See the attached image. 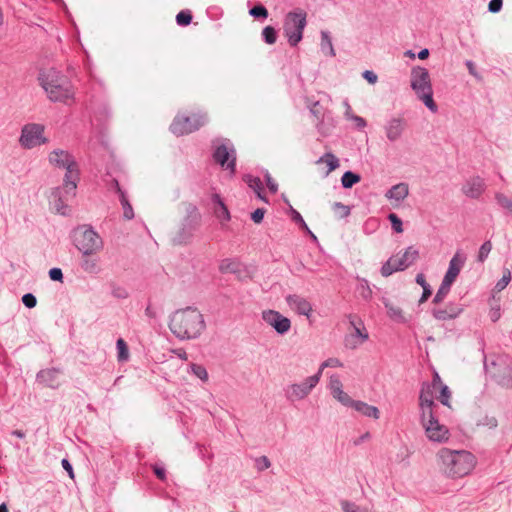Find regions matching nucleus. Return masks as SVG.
<instances>
[{
  "label": "nucleus",
  "instance_id": "obj_14",
  "mask_svg": "<svg viewBox=\"0 0 512 512\" xmlns=\"http://www.w3.org/2000/svg\"><path fill=\"white\" fill-rule=\"evenodd\" d=\"M407 128V122L402 117H393L384 125L385 136L389 142L399 141Z\"/></svg>",
  "mask_w": 512,
  "mask_h": 512
},
{
  "label": "nucleus",
  "instance_id": "obj_10",
  "mask_svg": "<svg viewBox=\"0 0 512 512\" xmlns=\"http://www.w3.org/2000/svg\"><path fill=\"white\" fill-rule=\"evenodd\" d=\"M207 122L206 114H193L186 116L179 114L175 117L171 124V130L175 135L189 134L195 130H198Z\"/></svg>",
  "mask_w": 512,
  "mask_h": 512
},
{
  "label": "nucleus",
  "instance_id": "obj_30",
  "mask_svg": "<svg viewBox=\"0 0 512 512\" xmlns=\"http://www.w3.org/2000/svg\"><path fill=\"white\" fill-rule=\"evenodd\" d=\"M361 177L351 171H347L341 178V183L344 188H351L353 185L359 183Z\"/></svg>",
  "mask_w": 512,
  "mask_h": 512
},
{
  "label": "nucleus",
  "instance_id": "obj_44",
  "mask_svg": "<svg viewBox=\"0 0 512 512\" xmlns=\"http://www.w3.org/2000/svg\"><path fill=\"white\" fill-rule=\"evenodd\" d=\"M491 250H492L491 241L484 242L478 252V257H477L478 261L484 262L486 260V258L488 257L489 253L491 252Z\"/></svg>",
  "mask_w": 512,
  "mask_h": 512
},
{
  "label": "nucleus",
  "instance_id": "obj_34",
  "mask_svg": "<svg viewBox=\"0 0 512 512\" xmlns=\"http://www.w3.org/2000/svg\"><path fill=\"white\" fill-rule=\"evenodd\" d=\"M331 394L334 399H336L344 406H350L351 403L354 401L346 392H344L343 388L336 390Z\"/></svg>",
  "mask_w": 512,
  "mask_h": 512
},
{
  "label": "nucleus",
  "instance_id": "obj_23",
  "mask_svg": "<svg viewBox=\"0 0 512 512\" xmlns=\"http://www.w3.org/2000/svg\"><path fill=\"white\" fill-rule=\"evenodd\" d=\"M463 311L462 307L455 304H448L445 308L435 309L433 316L440 321L451 320L458 317Z\"/></svg>",
  "mask_w": 512,
  "mask_h": 512
},
{
  "label": "nucleus",
  "instance_id": "obj_38",
  "mask_svg": "<svg viewBox=\"0 0 512 512\" xmlns=\"http://www.w3.org/2000/svg\"><path fill=\"white\" fill-rule=\"evenodd\" d=\"M263 38L267 44H274L277 40L276 30L272 26H266L262 31Z\"/></svg>",
  "mask_w": 512,
  "mask_h": 512
},
{
  "label": "nucleus",
  "instance_id": "obj_25",
  "mask_svg": "<svg viewBox=\"0 0 512 512\" xmlns=\"http://www.w3.org/2000/svg\"><path fill=\"white\" fill-rule=\"evenodd\" d=\"M316 164L325 166V169L323 171V174L325 176H328L331 172L336 170L340 165L339 159L331 152H327L323 156H321L316 161Z\"/></svg>",
  "mask_w": 512,
  "mask_h": 512
},
{
  "label": "nucleus",
  "instance_id": "obj_63",
  "mask_svg": "<svg viewBox=\"0 0 512 512\" xmlns=\"http://www.w3.org/2000/svg\"><path fill=\"white\" fill-rule=\"evenodd\" d=\"M352 119L356 123V126L359 128H364L366 126V121L364 118L360 116H353Z\"/></svg>",
  "mask_w": 512,
  "mask_h": 512
},
{
  "label": "nucleus",
  "instance_id": "obj_5",
  "mask_svg": "<svg viewBox=\"0 0 512 512\" xmlns=\"http://www.w3.org/2000/svg\"><path fill=\"white\" fill-rule=\"evenodd\" d=\"M411 87L418 98L423 101L429 110L432 112L437 111V105L433 100V90L430 75L426 68L417 66L412 69Z\"/></svg>",
  "mask_w": 512,
  "mask_h": 512
},
{
  "label": "nucleus",
  "instance_id": "obj_31",
  "mask_svg": "<svg viewBox=\"0 0 512 512\" xmlns=\"http://www.w3.org/2000/svg\"><path fill=\"white\" fill-rule=\"evenodd\" d=\"M321 49L324 53L329 54L330 56H335L331 38L326 31L321 32Z\"/></svg>",
  "mask_w": 512,
  "mask_h": 512
},
{
  "label": "nucleus",
  "instance_id": "obj_39",
  "mask_svg": "<svg viewBox=\"0 0 512 512\" xmlns=\"http://www.w3.org/2000/svg\"><path fill=\"white\" fill-rule=\"evenodd\" d=\"M450 287L451 285L442 281L434 299H433V302L434 303H440L443 301V299L446 297V295L449 293L450 291Z\"/></svg>",
  "mask_w": 512,
  "mask_h": 512
},
{
  "label": "nucleus",
  "instance_id": "obj_53",
  "mask_svg": "<svg viewBox=\"0 0 512 512\" xmlns=\"http://www.w3.org/2000/svg\"><path fill=\"white\" fill-rule=\"evenodd\" d=\"M502 4H503L502 0H491L489 2V6H488L489 11L492 13L499 12L502 8Z\"/></svg>",
  "mask_w": 512,
  "mask_h": 512
},
{
  "label": "nucleus",
  "instance_id": "obj_26",
  "mask_svg": "<svg viewBox=\"0 0 512 512\" xmlns=\"http://www.w3.org/2000/svg\"><path fill=\"white\" fill-rule=\"evenodd\" d=\"M434 387H436V392H439V396L437 397L439 401L443 405L450 407L451 392L449 388L443 384L438 374L434 376Z\"/></svg>",
  "mask_w": 512,
  "mask_h": 512
},
{
  "label": "nucleus",
  "instance_id": "obj_36",
  "mask_svg": "<svg viewBox=\"0 0 512 512\" xmlns=\"http://www.w3.org/2000/svg\"><path fill=\"white\" fill-rule=\"evenodd\" d=\"M246 182H247L248 186L251 189H253V191L257 194V196L259 198L263 199V196H262L263 186H262L261 180L256 177H248Z\"/></svg>",
  "mask_w": 512,
  "mask_h": 512
},
{
  "label": "nucleus",
  "instance_id": "obj_9",
  "mask_svg": "<svg viewBox=\"0 0 512 512\" xmlns=\"http://www.w3.org/2000/svg\"><path fill=\"white\" fill-rule=\"evenodd\" d=\"M420 421L425 435L430 441L442 443L449 439L448 428L439 422L434 412L420 415Z\"/></svg>",
  "mask_w": 512,
  "mask_h": 512
},
{
  "label": "nucleus",
  "instance_id": "obj_7",
  "mask_svg": "<svg viewBox=\"0 0 512 512\" xmlns=\"http://www.w3.org/2000/svg\"><path fill=\"white\" fill-rule=\"evenodd\" d=\"M419 257V252L414 247H408L404 252L391 256L381 268L383 277H388L396 271H402L412 265Z\"/></svg>",
  "mask_w": 512,
  "mask_h": 512
},
{
  "label": "nucleus",
  "instance_id": "obj_40",
  "mask_svg": "<svg viewBox=\"0 0 512 512\" xmlns=\"http://www.w3.org/2000/svg\"><path fill=\"white\" fill-rule=\"evenodd\" d=\"M510 281L511 271L509 269H504L502 278L495 285V290L498 292L502 291L507 287Z\"/></svg>",
  "mask_w": 512,
  "mask_h": 512
},
{
  "label": "nucleus",
  "instance_id": "obj_16",
  "mask_svg": "<svg viewBox=\"0 0 512 512\" xmlns=\"http://www.w3.org/2000/svg\"><path fill=\"white\" fill-rule=\"evenodd\" d=\"M319 382V375H313L308 377L304 382L299 384H293L289 387L288 396L292 400H300L305 398L310 391Z\"/></svg>",
  "mask_w": 512,
  "mask_h": 512
},
{
  "label": "nucleus",
  "instance_id": "obj_19",
  "mask_svg": "<svg viewBox=\"0 0 512 512\" xmlns=\"http://www.w3.org/2000/svg\"><path fill=\"white\" fill-rule=\"evenodd\" d=\"M486 184L483 178L474 176L468 179L462 186V193L471 199H478L485 192Z\"/></svg>",
  "mask_w": 512,
  "mask_h": 512
},
{
  "label": "nucleus",
  "instance_id": "obj_50",
  "mask_svg": "<svg viewBox=\"0 0 512 512\" xmlns=\"http://www.w3.org/2000/svg\"><path fill=\"white\" fill-rule=\"evenodd\" d=\"M343 388V384L338 375H332L329 381L330 392L333 393L336 390Z\"/></svg>",
  "mask_w": 512,
  "mask_h": 512
},
{
  "label": "nucleus",
  "instance_id": "obj_52",
  "mask_svg": "<svg viewBox=\"0 0 512 512\" xmlns=\"http://www.w3.org/2000/svg\"><path fill=\"white\" fill-rule=\"evenodd\" d=\"M22 301L24 305L28 308H33L36 306L37 300L34 295L27 293L22 297Z\"/></svg>",
  "mask_w": 512,
  "mask_h": 512
},
{
  "label": "nucleus",
  "instance_id": "obj_18",
  "mask_svg": "<svg viewBox=\"0 0 512 512\" xmlns=\"http://www.w3.org/2000/svg\"><path fill=\"white\" fill-rule=\"evenodd\" d=\"M262 316L264 321L280 334L288 332L291 327L290 320L277 311L267 310L263 312Z\"/></svg>",
  "mask_w": 512,
  "mask_h": 512
},
{
  "label": "nucleus",
  "instance_id": "obj_22",
  "mask_svg": "<svg viewBox=\"0 0 512 512\" xmlns=\"http://www.w3.org/2000/svg\"><path fill=\"white\" fill-rule=\"evenodd\" d=\"M409 194V186L406 183H398L386 192V198L394 205H399Z\"/></svg>",
  "mask_w": 512,
  "mask_h": 512
},
{
  "label": "nucleus",
  "instance_id": "obj_64",
  "mask_svg": "<svg viewBox=\"0 0 512 512\" xmlns=\"http://www.w3.org/2000/svg\"><path fill=\"white\" fill-rule=\"evenodd\" d=\"M416 282H417V283H418L422 288H424V287L428 286V284H427V282H426L425 277H424V275H423V274H418V275L416 276Z\"/></svg>",
  "mask_w": 512,
  "mask_h": 512
},
{
  "label": "nucleus",
  "instance_id": "obj_55",
  "mask_svg": "<svg viewBox=\"0 0 512 512\" xmlns=\"http://www.w3.org/2000/svg\"><path fill=\"white\" fill-rule=\"evenodd\" d=\"M265 211L263 209H256L252 214L251 218L255 223H260L263 220Z\"/></svg>",
  "mask_w": 512,
  "mask_h": 512
},
{
  "label": "nucleus",
  "instance_id": "obj_24",
  "mask_svg": "<svg viewBox=\"0 0 512 512\" xmlns=\"http://www.w3.org/2000/svg\"><path fill=\"white\" fill-rule=\"evenodd\" d=\"M350 407H352L354 410L362 414L363 416L373 418V419H379L380 417V411L377 407L369 405L366 402L354 400Z\"/></svg>",
  "mask_w": 512,
  "mask_h": 512
},
{
  "label": "nucleus",
  "instance_id": "obj_17",
  "mask_svg": "<svg viewBox=\"0 0 512 512\" xmlns=\"http://www.w3.org/2000/svg\"><path fill=\"white\" fill-rule=\"evenodd\" d=\"M436 387H434V380L432 383H425L422 385V389L419 395V408L420 415L434 412V393Z\"/></svg>",
  "mask_w": 512,
  "mask_h": 512
},
{
  "label": "nucleus",
  "instance_id": "obj_8",
  "mask_svg": "<svg viewBox=\"0 0 512 512\" xmlns=\"http://www.w3.org/2000/svg\"><path fill=\"white\" fill-rule=\"evenodd\" d=\"M75 245L84 256L98 253L103 248V241L92 229L82 228L75 232Z\"/></svg>",
  "mask_w": 512,
  "mask_h": 512
},
{
  "label": "nucleus",
  "instance_id": "obj_35",
  "mask_svg": "<svg viewBox=\"0 0 512 512\" xmlns=\"http://www.w3.org/2000/svg\"><path fill=\"white\" fill-rule=\"evenodd\" d=\"M116 345H117V350H118V355H117L118 360L119 361L128 360L129 350H128V346H127L126 342L122 338H119L117 340Z\"/></svg>",
  "mask_w": 512,
  "mask_h": 512
},
{
  "label": "nucleus",
  "instance_id": "obj_6",
  "mask_svg": "<svg viewBox=\"0 0 512 512\" xmlns=\"http://www.w3.org/2000/svg\"><path fill=\"white\" fill-rule=\"evenodd\" d=\"M307 13L302 9L290 11L285 16L284 34L291 46H296L303 37V31L307 24Z\"/></svg>",
  "mask_w": 512,
  "mask_h": 512
},
{
  "label": "nucleus",
  "instance_id": "obj_59",
  "mask_svg": "<svg viewBox=\"0 0 512 512\" xmlns=\"http://www.w3.org/2000/svg\"><path fill=\"white\" fill-rule=\"evenodd\" d=\"M62 466L68 472L70 478L73 479L74 478L73 469H72V466H71V464L69 463V461L67 459H63L62 460Z\"/></svg>",
  "mask_w": 512,
  "mask_h": 512
},
{
  "label": "nucleus",
  "instance_id": "obj_15",
  "mask_svg": "<svg viewBox=\"0 0 512 512\" xmlns=\"http://www.w3.org/2000/svg\"><path fill=\"white\" fill-rule=\"evenodd\" d=\"M213 156L218 164L228 169L231 173H234L236 156L233 148H229L225 144H220L216 147Z\"/></svg>",
  "mask_w": 512,
  "mask_h": 512
},
{
  "label": "nucleus",
  "instance_id": "obj_62",
  "mask_svg": "<svg viewBox=\"0 0 512 512\" xmlns=\"http://www.w3.org/2000/svg\"><path fill=\"white\" fill-rule=\"evenodd\" d=\"M258 461L262 464L259 466L260 470L268 469L271 465L269 459L266 456H262Z\"/></svg>",
  "mask_w": 512,
  "mask_h": 512
},
{
  "label": "nucleus",
  "instance_id": "obj_47",
  "mask_svg": "<svg viewBox=\"0 0 512 512\" xmlns=\"http://www.w3.org/2000/svg\"><path fill=\"white\" fill-rule=\"evenodd\" d=\"M82 268L86 272L93 273L98 271V263L95 259H91L88 258V256H86V258L82 262Z\"/></svg>",
  "mask_w": 512,
  "mask_h": 512
},
{
  "label": "nucleus",
  "instance_id": "obj_3",
  "mask_svg": "<svg viewBox=\"0 0 512 512\" xmlns=\"http://www.w3.org/2000/svg\"><path fill=\"white\" fill-rule=\"evenodd\" d=\"M39 82L52 102L68 104L74 99V89L69 79L61 72L50 68L39 74Z\"/></svg>",
  "mask_w": 512,
  "mask_h": 512
},
{
  "label": "nucleus",
  "instance_id": "obj_43",
  "mask_svg": "<svg viewBox=\"0 0 512 512\" xmlns=\"http://www.w3.org/2000/svg\"><path fill=\"white\" fill-rule=\"evenodd\" d=\"M341 507L344 512H370L368 508L359 507L356 504L348 501H342Z\"/></svg>",
  "mask_w": 512,
  "mask_h": 512
},
{
  "label": "nucleus",
  "instance_id": "obj_49",
  "mask_svg": "<svg viewBox=\"0 0 512 512\" xmlns=\"http://www.w3.org/2000/svg\"><path fill=\"white\" fill-rule=\"evenodd\" d=\"M250 15L254 17H263L266 18L268 16V11L263 5H256L249 11Z\"/></svg>",
  "mask_w": 512,
  "mask_h": 512
},
{
  "label": "nucleus",
  "instance_id": "obj_21",
  "mask_svg": "<svg viewBox=\"0 0 512 512\" xmlns=\"http://www.w3.org/2000/svg\"><path fill=\"white\" fill-rule=\"evenodd\" d=\"M289 307L297 312L298 314L309 317L312 312L311 304L303 297L299 295H289L286 298Z\"/></svg>",
  "mask_w": 512,
  "mask_h": 512
},
{
  "label": "nucleus",
  "instance_id": "obj_51",
  "mask_svg": "<svg viewBox=\"0 0 512 512\" xmlns=\"http://www.w3.org/2000/svg\"><path fill=\"white\" fill-rule=\"evenodd\" d=\"M292 219H293L295 222L299 223L303 229H305L306 231H308V232L311 234V236H312L314 239H316L315 235H314V234H312V232L309 230V228H308L307 224L305 223V221L303 220V218H302V216L300 215V213H299V212H297V211H293V217H292Z\"/></svg>",
  "mask_w": 512,
  "mask_h": 512
},
{
  "label": "nucleus",
  "instance_id": "obj_58",
  "mask_svg": "<svg viewBox=\"0 0 512 512\" xmlns=\"http://www.w3.org/2000/svg\"><path fill=\"white\" fill-rule=\"evenodd\" d=\"M266 182L270 191L275 193L278 189V186L277 183L274 181V179H272V177L269 174L266 175Z\"/></svg>",
  "mask_w": 512,
  "mask_h": 512
},
{
  "label": "nucleus",
  "instance_id": "obj_45",
  "mask_svg": "<svg viewBox=\"0 0 512 512\" xmlns=\"http://www.w3.org/2000/svg\"><path fill=\"white\" fill-rule=\"evenodd\" d=\"M495 199L500 206L512 212V200L508 196L503 193H496Z\"/></svg>",
  "mask_w": 512,
  "mask_h": 512
},
{
  "label": "nucleus",
  "instance_id": "obj_27",
  "mask_svg": "<svg viewBox=\"0 0 512 512\" xmlns=\"http://www.w3.org/2000/svg\"><path fill=\"white\" fill-rule=\"evenodd\" d=\"M213 200L215 203L214 213H215L216 217L221 222H227L230 219V214H229V211H228L226 205L223 203V201L221 200V198L218 195H215L213 197Z\"/></svg>",
  "mask_w": 512,
  "mask_h": 512
},
{
  "label": "nucleus",
  "instance_id": "obj_1",
  "mask_svg": "<svg viewBox=\"0 0 512 512\" xmlns=\"http://www.w3.org/2000/svg\"><path fill=\"white\" fill-rule=\"evenodd\" d=\"M169 328L181 340L195 339L205 329L204 317L197 308L179 309L172 314Z\"/></svg>",
  "mask_w": 512,
  "mask_h": 512
},
{
  "label": "nucleus",
  "instance_id": "obj_57",
  "mask_svg": "<svg viewBox=\"0 0 512 512\" xmlns=\"http://www.w3.org/2000/svg\"><path fill=\"white\" fill-rule=\"evenodd\" d=\"M360 294L363 298L365 299H370L371 296H372V290L371 288L367 285V283L361 285V291H360Z\"/></svg>",
  "mask_w": 512,
  "mask_h": 512
},
{
  "label": "nucleus",
  "instance_id": "obj_56",
  "mask_svg": "<svg viewBox=\"0 0 512 512\" xmlns=\"http://www.w3.org/2000/svg\"><path fill=\"white\" fill-rule=\"evenodd\" d=\"M363 77L370 83V84H375L378 80V77L377 75L373 72V71H370V70H366L364 71L363 73Z\"/></svg>",
  "mask_w": 512,
  "mask_h": 512
},
{
  "label": "nucleus",
  "instance_id": "obj_46",
  "mask_svg": "<svg viewBox=\"0 0 512 512\" xmlns=\"http://www.w3.org/2000/svg\"><path fill=\"white\" fill-rule=\"evenodd\" d=\"M342 366H343V364L338 358H329L320 365L319 371L316 375H319V378H320L323 370L326 367L336 368V367H342Z\"/></svg>",
  "mask_w": 512,
  "mask_h": 512
},
{
  "label": "nucleus",
  "instance_id": "obj_32",
  "mask_svg": "<svg viewBox=\"0 0 512 512\" xmlns=\"http://www.w3.org/2000/svg\"><path fill=\"white\" fill-rule=\"evenodd\" d=\"M384 304H385L386 308L388 309V315L392 319L397 320V321H404L403 312L399 306L394 305L393 303H390V302H385Z\"/></svg>",
  "mask_w": 512,
  "mask_h": 512
},
{
  "label": "nucleus",
  "instance_id": "obj_11",
  "mask_svg": "<svg viewBox=\"0 0 512 512\" xmlns=\"http://www.w3.org/2000/svg\"><path fill=\"white\" fill-rule=\"evenodd\" d=\"M44 126L37 123H29L23 126L19 138L20 145L25 149H32L47 143L44 136Z\"/></svg>",
  "mask_w": 512,
  "mask_h": 512
},
{
  "label": "nucleus",
  "instance_id": "obj_37",
  "mask_svg": "<svg viewBox=\"0 0 512 512\" xmlns=\"http://www.w3.org/2000/svg\"><path fill=\"white\" fill-rule=\"evenodd\" d=\"M332 210L337 218H344L350 214V208L340 202H335L332 205Z\"/></svg>",
  "mask_w": 512,
  "mask_h": 512
},
{
  "label": "nucleus",
  "instance_id": "obj_54",
  "mask_svg": "<svg viewBox=\"0 0 512 512\" xmlns=\"http://www.w3.org/2000/svg\"><path fill=\"white\" fill-rule=\"evenodd\" d=\"M49 276H50L51 280H53V281H62V279H63V273H62L61 269H59V268L50 269Z\"/></svg>",
  "mask_w": 512,
  "mask_h": 512
},
{
  "label": "nucleus",
  "instance_id": "obj_60",
  "mask_svg": "<svg viewBox=\"0 0 512 512\" xmlns=\"http://www.w3.org/2000/svg\"><path fill=\"white\" fill-rule=\"evenodd\" d=\"M153 471H154L155 475L157 476V478H159L160 480L165 479V470L163 468L158 467V466H153Z\"/></svg>",
  "mask_w": 512,
  "mask_h": 512
},
{
  "label": "nucleus",
  "instance_id": "obj_61",
  "mask_svg": "<svg viewBox=\"0 0 512 512\" xmlns=\"http://www.w3.org/2000/svg\"><path fill=\"white\" fill-rule=\"evenodd\" d=\"M431 295V290L429 285L423 288V294L422 297L419 300V303H424Z\"/></svg>",
  "mask_w": 512,
  "mask_h": 512
},
{
  "label": "nucleus",
  "instance_id": "obj_41",
  "mask_svg": "<svg viewBox=\"0 0 512 512\" xmlns=\"http://www.w3.org/2000/svg\"><path fill=\"white\" fill-rule=\"evenodd\" d=\"M177 24L180 26H187L192 21V14L189 10H182L176 16Z\"/></svg>",
  "mask_w": 512,
  "mask_h": 512
},
{
  "label": "nucleus",
  "instance_id": "obj_33",
  "mask_svg": "<svg viewBox=\"0 0 512 512\" xmlns=\"http://www.w3.org/2000/svg\"><path fill=\"white\" fill-rule=\"evenodd\" d=\"M220 271L223 273H237L240 269L237 262L231 259H225L220 264Z\"/></svg>",
  "mask_w": 512,
  "mask_h": 512
},
{
  "label": "nucleus",
  "instance_id": "obj_13",
  "mask_svg": "<svg viewBox=\"0 0 512 512\" xmlns=\"http://www.w3.org/2000/svg\"><path fill=\"white\" fill-rule=\"evenodd\" d=\"M351 330L345 337V346L349 349H356L368 340L369 335L363 323L359 320L355 323L354 320L350 321Z\"/></svg>",
  "mask_w": 512,
  "mask_h": 512
},
{
  "label": "nucleus",
  "instance_id": "obj_42",
  "mask_svg": "<svg viewBox=\"0 0 512 512\" xmlns=\"http://www.w3.org/2000/svg\"><path fill=\"white\" fill-rule=\"evenodd\" d=\"M191 371L196 377H198L202 381H204V382L208 381V372H207L206 368L203 367L202 365L192 364Z\"/></svg>",
  "mask_w": 512,
  "mask_h": 512
},
{
  "label": "nucleus",
  "instance_id": "obj_48",
  "mask_svg": "<svg viewBox=\"0 0 512 512\" xmlns=\"http://www.w3.org/2000/svg\"><path fill=\"white\" fill-rule=\"evenodd\" d=\"M391 224H392V227L393 229L397 232V233H402L403 232V227H402V221L401 219L394 213H391L389 214L388 216Z\"/></svg>",
  "mask_w": 512,
  "mask_h": 512
},
{
  "label": "nucleus",
  "instance_id": "obj_12",
  "mask_svg": "<svg viewBox=\"0 0 512 512\" xmlns=\"http://www.w3.org/2000/svg\"><path fill=\"white\" fill-rule=\"evenodd\" d=\"M69 195L75 196V192L67 194L64 186L62 188L57 187L52 189L48 196L50 209L55 213L67 215L70 212V209L66 204L67 196Z\"/></svg>",
  "mask_w": 512,
  "mask_h": 512
},
{
  "label": "nucleus",
  "instance_id": "obj_4",
  "mask_svg": "<svg viewBox=\"0 0 512 512\" xmlns=\"http://www.w3.org/2000/svg\"><path fill=\"white\" fill-rule=\"evenodd\" d=\"M49 163L55 167L66 169L64 189L66 193H74L79 181V169L73 156L65 150L55 149L48 157Z\"/></svg>",
  "mask_w": 512,
  "mask_h": 512
},
{
  "label": "nucleus",
  "instance_id": "obj_20",
  "mask_svg": "<svg viewBox=\"0 0 512 512\" xmlns=\"http://www.w3.org/2000/svg\"><path fill=\"white\" fill-rule=\"evenodd\" d=\"M465 260V256L460 251H457L449 262V267L443 281L452 285L463 268Z\"/></svg>",
  "mask_w": 512,
  "mask_h": 512
},
{
  "label": "nucleus",
  "instance_id": "obj_29",
  "mask_svg": "<svg viewBox=\"0 0 512 512\" xmlns=\"http://www.w3.org/2000/svg\"><path fill=\"white\" fill-rule=\"evenodd\" d=\"M59 371L55 369H47L42 370L38 374V379L44 383L49 384L50 386L58 385L56 379L58 378Z\"/></svg>",
  "mask_w": 512,
  "mask_h": 512
},
{
  "label": "nucleus",
  "instance_id": "obj_28",
  "mask_svg": "<svg viewBox=\"0 0 512 512\" xmlns=\"http://www.w3.org/2000/svg\"><path fill=\"white\" fill-rule=\"evenodd\" d=\"M310 113L314 117L316 126H321L324 122L325 111L319 101H315L308 106Z\"/></svg>",
  "mask_w": 512,
  "mask_h": 512
},
{
  "label": "nucleus",
  "instance_id": "obj_2",
  "mask_svg": "<svg viewBox=\"0 0 512 512\" xmlns=\"http://www.w3.org/2000/svg\"><path fill=\"white\" fill-rule=\"evenodd\" d=\"M436 458L440 469L452 478L468 475L476 465L475 457L465 450L442 448L438 451Z\"/></svg>",
  "mask_w": 512,
  "mask_h": 512
}]
</instances>
